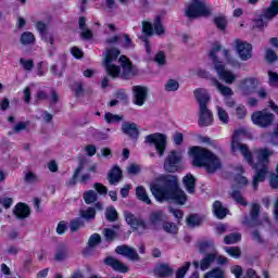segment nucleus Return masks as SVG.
Instances as JSON below:
<instances>
[{"label": "nucleus", "instance_id": "nucleus-31", "mask_svg": "<svg viewBox=\"0 0 278 278\" xmlns=\"http://www.w3.org/2000/svg\"><path fill=\"white\" fill-rule=\"evenodd\" d=\"M136 197L140 200L143 201V203H147L150 205L152 203L146 188L143 186H137L136 188Z\"/></svg>", "mask_w": 278, "mask_h": 278}, {"label": "nucleus", "instance_id": "nucleus-55", "mask_svg": "<svg viewBox=\"0 0 278 278\" xmlns=\"http://www.w3.org/2000/svg\"><path fill=\"white\" fill-rule=\"evenodd\" d=\"M201 223V218L198 215H191L187 218V224L189 225V227H197L198 225H200Z\"/></svg>", "mask_w": 278, "mask_h": 278}, {"label": "nucleus", "instance_id": "nucleus-48", "mask_svg": "<svg viewBox=\"0 0 278 278\" xmlns=\"http://www.w3.org/2000/svg\"><path fill=\"white\" fill-rule=\"evenodd\" d=\"M225 252L230 255V257L239 258L241 256V251L238 247H225Z\"/></svg>", "mask_w": 278, "mask_h": 278}, {"label": "nucleus", "instance_id": "nucleus-22", "mask_svg": "<svg viewBox=\"0 0 278 278\" xmlns=\"http://www.w3.org/2000/svg\"><path fill=\"white\" fill-rule=\"evenodd\" d=\"M230 273L235 275V278H242L243 275V268L242 266H231L230 267ZM243 278H261L258 275H256L255 270L250 268Z\"/></svg>", "mask_w": 278, "mask_h": 278}, {"label": "nucleus", "instance_id": "nucleus-52", "mask_svg": "<svg viewBox=\"0 0 278 278\" xmlns=\"http://www.w3.org/2000/svg\"><path fill=\"white\" fill-rule=\"evenodd\" d=\"M105 216L108 220H116V218L118 217V212H116V207H106Z\"/></svg>", "mask_w": 278, "mask_h": 278}, {"label": "nucleus", "instance_id": "nucleus-45", "mask_svg": "<svg viewBox=\"0 0 278 278\" xmlns=\"http://www.w3.org/2000/svg\"><path fill=\"white\" fill-rule=\"evenodd\" d=\"M235 115L238 119H244L248 115L247 108L243 104H239L235 110Z\"/></svg>", "mask_w": 278, "mask_h": 278}, {"label": "nucleus", "instance_id": "nucleus-57", "mask_svg": "<svg viewBox=\"0 0 278 278\" xmlns=\"http://www.w3.org/2000/svg\"><path fill=\"white\" fill-rule=\"evenodd\" d=\"M101 242V236H99V233H93L90 238H89V247L93 248L97 247V244H100Z\"/></svg>", "mask_w": 278, "mask_h": 278}, {"label": "nucleus", "instance_id": "nucleus-51", "mask_svg": "<svg viewBox=\"0 0 278 278\" xmlns=\"http://www.w3.org/2000/svg\"><path fill=\"white\" fill-rule=\"evenodd\" d=\"M80 227H84V222L81 220V218H74V220L70 222L71 231H78Z\"/></svg>", "mask_w": 278, "mask_h": 278}, {"label": "nucleus", "instance_id": "nucleus-34", "mask_svg": "<svg viewBox=\"0 0 278 278\" xmlns=\"http://www.w3.org/2000/svg\"><path fill=\"white\" fill-rule=\"evenodd\" d=\"M260 205L257 203H254L251 207V223L250 225L254 226V225H260L261 223H258L257 217L260 214Z\"/></svg>", "mask_w": 278, "mask_h": 278}, {"label": "nucleus", "instance_id": "nucleus-13", "mask_svg": "<svg viewBox=\"0 0 278 278\" xmlns=\"http://www.w3.org/2000/svg\"><path fill=\"white\" fill-rule=\"evenodd\" d=\"M149 89L148 87H142L137 85L132 87V102L137 106H143L148 100Z\"/></svg>", "mask_w": 278, "mask_h": 278}, {"label": "nucleus", "instance_id": "nucleus-24", "mask_svg": "<svg viewBox=\"0 0 278 278\" xmlns=\"http://www.w3.org/2000/svg\"><path fill=\"white\" fill-rule=\"evenodd\" d=\"M13 214L16 216V218L23 219L28 218L30 214V210L26 203H17L15 207L13 208Z\"/></svg>", "mask_w": 278, "mask_h": 278}, {"label": "nucleus", "instance_id": "nucleus-49", "mask_svg": "<svg viewBox=\"0 0 278 278\" xmlns=\"http://www.w3.org/2000/svg\"><path fill=\"white\" fill-rule=\"evenodd\" d=\"M231 197L235 199V201H237V203H240L241 205H248V201H245V199L242 197L240 190L233 189Z\"/></svg>", "mask_w": 278, "mask_h": 278}, {"label": "nucleus", "instance_id": "nucleus-53", "mask_svg": "<svg viewBox=\"0 0 278 278\" xmlns=\"http://www.w3.org/2000/svg\"><path fill=\"white\" fill-rule=\"evenodd\" d=\"M104 119L106 123H118L123 117L121 115H114L113 113H105Z\"/></svg>", "mask_w": 278, "mask_h": 278}, {"label": "nucleus", "instance_id": "nucleus-42", "mask_svg": "<svg viewBox=\"0 0 278 278\" xmlns=\"http://www.w3.org/2000/svg\"><path fill=\"white\" fill-rule=\"evenodd\" d=\"M180 85H179V81L174 79V78H170L169 80L166 81V85H165V91H178Z\"/></svg>", "mask_w": 278, "mask_h": 278}, {"label": "nucleus", "instance_id": "nucleus-27", "mask_svg": "<svg viewBox=\"0 0 278 278\" xmlns=\"http://www.w3.org/2000/svg\"><path fill=\"white\" fill-rule=\"evenodd\" d=\"M213 212L217 218H225L228 214L227 207H225L220 201H214Z\"/></svg>", "mask_w": 278, "mask_h": 278}, {"label": "nucleus", "instance_id": "nucleus-5", "mask_svg": "<svg viewBox=\"0 0 278 278\" xmlns=\"http://www.w3.org/2000/svg\"><path fill=\"white\" fill-rule=\"evenodd\" d=\"M211 13L212 7L207 4V0H190L185 10L188 17H202L211 15Z\"/></svg>", "mask_w": 278, "mask_h": 278}, {"label": "nucleus", "instance_id": "nucleus-32", "mask_svg": "<svg viewBox=\"0 0 278 278\" xmlns=\"http://www.w3.org/2000/svg\"><path fill=\"white\" fill-rule=\"evenodd\" d=\"M199 249L200 253H206V255L216 253L215 244L212 241L201 242Z\"/></svg>", "mask_w": 278, "mask_h": 278}, {"label": "nucleus", "instance_id": "nucleus-3", "mask_svg": "<svg viewBox=\"0 0 278 278\" xmlns=\"http://www.w3.org/2000/svg\"><path fill=\"white\" fill-rule=\"evenodd\" d=\"M224 58L228 65H232V67H238L240 65L239 61L231 56V53L226 48L222 49L219 43H215L210 52V56L214 64V70L217 73V76L220 80H224L226 85H233L236 80L239 78V75L231 70H226L223 61H220L219 56Z\"/></svg>", "mask_w": 278, "mask_h": 278}, {"label": "nucleus", "instance_id": "nucleus-21", "mask_svg": "<svg viewBox=\"0 0 278 278\" xmlns=\"http://www.w3.org/2000/svg\"><path fill=\"white\" fill-rule=\"evenodd\" d=\"M36 26H37V30H39L42 39L45 41H48L49 43H51V46H53L55 37L52 33H48L47 24H45V22H37Z\"/></svg>", "mask_w": 278, "mask_h": 278}, {"label": "nucleus", "instance_id": "nucleus-15", "mask_svg": "<svg viewBox=\"0 0 278 278\" xmlns=\"http://www.w3.org/2000/svg\"><path fill=\"white\" fill-rule=\"evenodd\" d=\"M115 251L118 255H123L124 257H127L131 262H138L140 260L136 249H132V247H128L127 244L116 247Z\"/></svg>", "mask_w": 278, "mask_h": 278}, {"label": "nucleus", "instance_id": "nucleus-37", "mask_svg": "<svg viewBox=\"0 0 278 278\" xmlns=\"http://www.w3.org/2000/svg\"><path fill=\"white\" fill-rule=\"evenodd\" d=\"M78 24H79L83 37H85L86 39H89L90 37H92L91 30L89 28H86L85 17H79Z\"/></svg>", "mask_w": 278, "mask_h": 278}, {"label": "nucleus", "instance_id": "nucleus-61", "mask_svg": "<svg viewBox=\"0 0 278 278\" xmlns=\"http://www.w3.org/2000/svg\"><path fill=\"white\" fill-rule=\"evenodd\" d=\"M269 85L278 87V74L276 72H268Z\"/></svg>", "mask_w": 278, "mask_h": 278}, {"label": "nucleus", "instance_id": "nucleus-58", "mask_svg": "<svg viewBox=\"0 0 278 278\" xmlns=\"http://www.w3.org/2000/svg\"><path fill=\"white\" fill-rule=\"evenodd\" d=\"M0 205L8 210L13 205V199L11 197H0Z\"/></svg>", "mask_w": 278, "mask_h": 278}, {"label": "nucleus", "instance_id": "nucleus-12", "mask_svg": "<svg viewBox=\"0 0 278 278\" xmlns=\"http://www.w3.org/2000/svg\"><path fill=\"white\" fill-rule=\"evenodd\" d=\"M251 119L254 125H258L260 127H268V125H273L275 115H273V113H268V111H257L256 113H253Z\"/></svg>", "mask_w": 278, "mask_h": 278}, {"label": "nucleus", "instance_id": "nucleus-16", "mask_svg": "<svg viewBox=\"0 0 278 278\" xmlns=\"http://www.w3.org/2000/svg\"><path fill=\"white\" fill-rule=\"evenodd\" d=\"M194 97L199 102V115H202V106H205V104L211 102V96L207 89H195Z\"/></svg>", "mask_w": 278, "mask_h": 278}, {"label": "nucleus", "instance_id": "nucleus-56", "mask_svg": "<svg viewBox=\"0 0 278 278\" xmlns=\"http://www.w3.org/2000/svg\"><path fill=\"white\" fill-rule=\"evenodd\" d=\"M67 229L68 223H66V220H60L56 226V233H59V236H62L63 233H65V231H67Z\"/></svg>", "mask_w": 278, "mask_h": 278}, {"label": "nucleus", "instance_id": "nucleus-59", "mask_svg": "<svg viewBox=\"0 0 278 278\" xmlns=\"http://www.w3.org/2000/svg\"><path fill=\"white\" fill-rule=\"evenodd\" d=\"M154 61L159 65H165V63H166V54H165V52H162V51L157 52L156 55L154 56Z\"/></svg>", "mask_w": 278, "mask_h": 278}, {"label": "nucleus", "instance_id": "nucleus-29", "mask_svg": "<svg viewBox=\"0 0 278 278\" xmlns=\"http://www.w3.org/2000/svg\"><path fill=\"white\" fill-rule=\"evenodd\" d=\"M216 257H217V253H211L206 255L203 260H201L200 262L201 270L203 271L208 270V268H211L212 264L215 262Z\"/></svg>", "mask_w": 278, "mask_h": 278}, {"label": "nucleus", "instance_id": "nucleus-28", "mask_svg": "<svg viewBox=\"0 0 278 278\" xmlns=\"http://www.w3.org/2000/svg\"><path fill=\"white\" fill-rule=\"evenodd\" d=\"M278 13V0H271L269 7L265 9L263 13V17L270 20L271 17H275Z\"/></svg>", "mask_w": 278, "mask_h": 278}, {"label": "nucleus", "instance_id": "nucleus-23", "mask_svg": "<svg viewBox=\"0 0 278 278\" xmlns=\"http://www.w3.org/2000/svg\"><path fill=\"white\" fill-rule=\"evenodd\" d=\"M182 181L187 192H189L190 194H194L197 187V179L194 175H192V173H188L187 175H185Z\"/></svg>", "mask_w": 278, "mask_h": 278}, {"label": "nucleus", "instance_id": "nucleus-4", "mask_svg": "<svg viewBox=\"0 0 278 278\" xmlns=\"http://www.w3.org/2000/svg\"><path fill=\"white\" fill-rule=\"evenodd\" d=\"M189 155L192 157L193 166H204L207 173H215L222 166L219 157L204 147H191Z\"/></svg>", "mask_w": 278, "mask_h": 278}, {"label": "nucleus", "instance_id": "nucleus-6", "mask_svg": "<svg viewBox=\"0 0 278 278\" xmlns=\"http://www.w3.org/2000/svg\"><path fill=\"white\" fill-rule=\"evenodd\" d=\"M121 54V50L116 48H112L105 52L104 67L112 78H117L121 74V67L118 65H114V61L118 59Z\"/></svg>", "mask_w": 278, "mask_h": 278}, {"label": "nucleus", "instance_id": "nucleus-30", "mask_svg": "<svg viewBox=\"0 0 278 278\" xmlns=\"http://www.w3.org/2000/svg\"><path fill=\"white\" fill-rule=\"evenodd\" d=\"M123 177V172L119 166H113L112 170L109 173V182L118 184Z\"/></svg>", "mask_w": 278, "mask_h": 278}, {"label": "nucleus", "instance_id": "nucleus-60", "mask_svg": "<svg viewBox=\"0 0 278 278\" xmlns=\"http://www.w3.org/2000/svg\"><path fill=\"white\" fill-rule=\"evenodd\" d=\"M72 89L77 97L84 96V85L81 83H75Z\"/></svg>", "mask_w": 278, "mask_h": 278}, {"label": "nucleus", "instance_id": "nucleus-18", "mask_svg": "<svg viewBox=\"0 0 278 278\" xmlns=\"http://www.w3.org/2000/svg\"><path fill=\"white\" fill-rule=\"evenodd\" d=\"M119 63L122 66V76L123 78H129L134 74L132 63L130 59L125 55L119 58Z\"/></svg>", "mask_w": 278, "mask_h": 278}, {"label": "nucleus", "instance_id": "nucleus-10", "mask_svg": "<svg viewBox=\"0 0 278 278\" xmlns=\"http://www.w3.org/2000/svg\"><path fill=\"white\" fill-rule=\"evenodd\" d=\"M260 85L258 78L253 76H249L248 78H243L241 83H239V92L241 96H252L255 92Z\"/></svg>", "mask_w": 278, "mask_h": 278}, {"label": "nucleus", "instance_id": "nucleus-44", "mask_svg": "<svg viewBox=\"0 0 278 278\" xmlns=\"http://www.w3.org/2000/svg\"><path fill=\"white\" fill-rule=\"evenodd\" d=\"M34 41H36V37L34 35V33H30V31L23 33V35L21 37L22 43H24V45L34 43Z\"/></svg>", "mask_w": 278, "mask_h": 278}, {"label": "nucleus", "instance_id": "nucleus-20", "mask_svg": "<svg viewBox=\"0 0 278 278\" xmlns=\"http://www.w3.org/2000/svg\"><path fill=\"white\" fill-rule=\"evenodd\" d=\"M214 121V115L212 111L207 108V104L202 106V114L199 115V125H212Z\"/></svg>", "mask_w": 278, "mask_h": 278}, {"label": "nucleus", "instance_id": "nucleus-26", "mask_svg": "<svg viewBox=\"0 0 278 278\" xmlns=\"http://www.w3.org/2000/svg\"><path fill=\"white\" fill-rule=\"evenodd\" d=\"M243 173V166H237V175L235 176V185L239 188H243L244 186H248L249 179L242 175Z\"/></svg>", "mask_w": 278, "mask_h": 278}, {"label": "nucleus", "instance_id": "nucleus-36", "mask_svg": "<svg viewBox=\"0 0 278 278\" xmlns=\"http://www.w3.org/2000/svg\"><path fill=\"white\" fill-rule=\"evenodd\" d=\"M155 273L159 277H169V275L173 274V270L169 266L163 264L161 266H156Z\"/></svg>", "mask_w": 278, "mask_h": 278}, {"label": "nucleus", "instance_id": "nucleus-63", "mask_svg": "<svg viewBox=\"0 0 278 278\" xmlns=\"http://www.w3.org/2000/svg\"><path fill=\"white\" fill-rule=\"evenodd\" d=\"M104 237L106 240H114L116 238L117 233L114 229H104L103 230Z\"/></svg>", "mask_w": 278, "mask_h": 278}, {"label": "nucleus", "instance_id": "nucleus-25", "mask_svg": "<svg viewBox=\"0 0 278 278\" xmlns=\"http://www.w3.org/2000/svg\"><path fill=\"white\" fill-rule=\"evenodd\" d=\"M122 131L131 138H138L139 136L137 124H130V122H124V124H122Z\"/></svg>", "mask_w": 278, "mask_h": 278}, {"label": "nucleus", "instance_id": "nucleus-33", "mask_svg": "<svg viewBox=\"0 0 278 278\" xmlns=\"http://www.w3.org/2000/svg\"><path fill=\"white\" fill-rule=\"evenodd\" d=\"M216 115L223 125H227L230 121L229 113L223 106H216Z\"/></svg>", "mask_w": 278, "mask_h": 278}, {"label": "nucleus", "instance_id": "nucleus-50", "mask_svg": "<svg viewBox=\"0 0 278 278\" xmlns=\"http://www.w3.org/2000/svg\"><path fill=\"white\" fill-rule=\"evenodd\" d=\"M166 218L165 214L163 212H153L150 216V220L156 225L157 223H162Z\"/></svg>", "mask_w": 278, "mask_h": 278}, {"label": "nucleus", "instance_id": "nucleus-9", "mask_svg": "<svg viewBox=\"0 0 278 278\" xmlns=\"http://www.w3.org/2000/svg\"><path fill=\"white\" fill-rule=\"evenodd\" d=\"M235 50L241 61H249L253 56L252 43L242 39H235Z\"/></svg>", "mask_w": 278, "mask_h": 278}, {"label": "nucleus", "instance_id": "nucleus-47", "mask_svg": "<svg viewBox=\"0 0 278 278\" xmlns=\"http://www.w3.org/2000/svg\"><path fill=\"white\" fill-rule=\"evenodd\" d=\"M163 230L166 231V233H178V227L175 223H163Z\"/></svg>", "mask_w": 278, "mask_h": 278}, {"label": "nucleus", "instance_id": "nucleus-11", "mask_svg": "<svg viewBox=\"0 0 278 278\" xmlns=\"http://www.w3.org/2000/svg\"><path fill=\"white\" fill-rule=\"evenodd\" d=\"M146 142L153 143L159 152V155H164L167 142V136L161 135V132H154V135L146 136Z\"/></svg>", "mask_w": 278, "mask_h": 278}, {"label": "nucleus", "instance_id": "nucleus-38", "mask_svg": "<svg viewBox=\"0 0 278 278\" xmlns=\"http://www.w3.org/2000/svg\"><path fill=\"white\" fill-rule=\"evenodd\" d=\"M81 218L85 220H93L96 218V210L94 207H88L87 210H80Z\"/></svg>", "mask_w": 278, "mask_h": 278}, {"label": "nucleus", "instance_id": "nucleus-7", "mask_svg": "<svg viewBox=\"0 0 278 278\" xmlns=\"http://www.w3.org/2000/svg\"><path fill=\"white\" fill-rule=\"evenodd\" d=\"M184 151L181 149H172L164 162L165 170L168 173H176L180 168L182 162Z\"/></svg>", "mask_w": 278, "mask_h": 278}, {"label": "nucleus", "instance_id": "nucleus-64", "mask_svg": "<svg viewBox=\"0 0 278 278\" xmlns=\"http://www.w3.org/2000/svg\"><path fill=\"white\" fill-rule=\"evenodd\" d=\"M276 175H271L270 177V186L271 188H278V164L276 167Z\"/></svg>", "mask_w": 278, "mask_h": 278}, {"label": "nucleus", "instance_id": "nucleus-41", "mask_svg": "<svg viewBox=\"0 0 278 278\" xmlns=\"http://www.w3.org/2000/svg\"><path fill=\"white\" fill-rule=\"evenodd\" d=\"M214 23L217 26V28H219L220 30H225L228 24V20L227 17H225V15H217L214 18Z\"/></svg>", "mask_w": 278, "mask_h": 278}, {"label": "nucleus", "instance_id": "nucleus-40", "mask_svg": "<svg viewBox=\"0 0 278 278\" xmlns=\"http://www.w3.org/2000/svg\"><path fill=\"white\" fill-rule=\"evenodd\" d=\"M203 278H225V273L222 268H214L210 273H205Z\"/></svg>", "mask_w": 278, "mask_h": 278}, {"label": "nucleus", "instance_id": "nucleus-1", "mask_svg": "<svg viewBox=\"0 0 278 278\" xmlns=\"http://www.w3.org/2000/svg\"><path fill=\"white\" fill-rule=\"evenodd\" d=\"M241 134H243L242 130H235L231 140V149L235 152L241 151L245 160L255 168L256 174L253 177L252 184L254 190H256L260 181H264L266 175H268V162L273 151H270V149H256L252 156L249 147L240 142Z\"/></svg>", "mask_w": 278, "mask_h": 278}, {"label": "nucleus", "instance_id": "nucleus-39", "mask_svg": "<svg viewBox=\"0 0 278 278\" xmlns=\"http://www.w3.org/2000/svg\"><path fill=\"white\" fill-rule=\"evenodd\" d=\"M24 179L27 184H38V181H40V177L37 173H34V170H27L24 175Z\"/></svg>", "mask_w": 278, "mask_h": 278}, {"label": "nucleus", "instance_id": "nucleus-46", "mask_svg": "<svg viewBox=\"0 0 278 278\" xmlns=\"http://www.w3.org/2000/svg\"><path fill=\"white\" fill-rule=\"evenodd\" d=\"M85 203H94L98 199V194L94 190H88L84 194Z\"/></svg>", "mask_w": 278, "mask_h": 278}, {"label": "nucleus", "instance_id": "nucleus-43", "mask_svg": "<svg viewBox=\"0 0 278 278\" xmlns=\"http://www.w3.org/2000/svg\"><path fill=\"white\" fill-rule=\"evenodd\" d=\"M241 233H230L224 238L225 244H236V242H240Z\"/></svg>", "mask_w": 278, "mask_h": 278}, {"label": "nucleus", "instance_id": "nucleus-14", "mask_svg": "<svg viewBox=\"0 0 278 278\" xmlns=\"http://www.w3.org/2000/svg\"><path fill=\"white\" fill-rule=\"evenodd\" d=\"M142 30L146 35H153V33H156V35H163L165 33V28L160 17L154 20V28L151 22H142Z\"/></svg>", "mask_w": 278, "mask_h": 278}, {"label": "nucleus", "instance_id": "nucleus-35", "mask_svg": "<svg viewBox=\"0 0 278 278\" xmlns=\"http://www.w3.org/2000/svg\"><path fill=\"white\" fill-rule=\"evenodd\" d=\"M67 257H68V249H66V247H59V249H56L54 260L56 262H63Z\"/></svg>", "mask_w": 278, "mask_h": 278}, {"label": "nucleus", "instance_id": "nucleus-17", "mask_svg": "<svg viewBox=\"0 0 278 278\" xmlns=\"http://www.w3.org/2000/svg\"><path fill=\"white\" fill-rule=\"evenodd\" d=\"M125 218L132 229H147L146 223L141 218H137L131 212H125Z\"/></svg>", "mask_w": 278, "mask_h": 278}, {"label": "nucleus", "instance_id": "nucleus-54", "mask_svg": "<svg viewBox=\"0 0 278 278\" xmlns=\"http://www.w3.org/2000/svg\"><path fill=\"white\" fill-rule=\"evenodd\" d=\"M190 262H187L181 268H179V270L176 274V278H185L188 270H190Z\"/></svg>", "mask_w": 278, "mask_h": 278}, {"label": "nucleus", "instance_id": "nucleus-62", "mask_svg": "<svg viewBox=\"0 0 278 278\" xmlns=\"http://www.w3.org/2000/svg\"><path fill=\"white\" fill-rule=\"evenodd\" d=\"M20 63L24 67V70H27V71H30L34 67V61L30 59L29 60L21 59Z\"/></svg>", "mask_w": 278, "mask_h": 278}, {"label": "nucleus", "instance_id": "nucleus-2", "mask_svg": "<svg viewBox=\"0 0 278 278\" xmlns=\"http://www.w3.org/2000/svg\"><path fill=\"white\" fill-rule=\"evenodd\" d=\"M150 190L156 201H175L180 205L187 201V194L179 188L176 175H162L150 184Z\"/></svg>", "mask_w": 278, "mask_h": 278}, {"label": "nucleus", "instance_id": "nucleus-19", "mask_svg": "<svg viewBox=\"0 0 278 278\" xmlns=\"http://www.w3.org/2000/svg\"><path fill=\"white\" fill-rule=\"evenodd\" d=\"M104 263L106 266H111V268L117 273H128L129 270L128 266H125V264L116 260V257H106Z\"/></svg>", "mask_w": 278, "mask_h": 278}, {"label": "nucleus", "instance_id": "nucleus-8", "mask_svg": "<svg viewBox=\"0 0 278 278\" xmlns=\"http://www.w3.org/2000/svg\"><path fill=\"white\" fill-rule=\"evenodd\" d=\"M211 85L212 87H215L217 91L225 98V104L229 109H233L236 106L235 100H231V96H233V91L230 87H227L226 85H222L220 80H217V78H211Z\"/></svg>", "mask_w": 278, "mask_h": 278}]
</instances>
